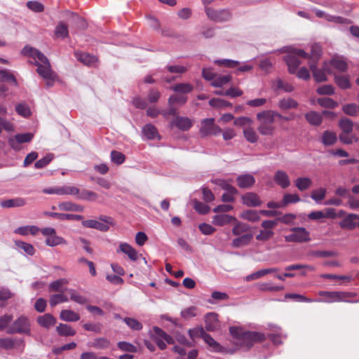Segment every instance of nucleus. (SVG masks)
Instances as JSON below:
<instances>
[{
    "label": "nucleus",
    "instance_id": "1",
    "mask_svg": "<svg viewBox=\"0 0 359 359\" xmlns=\"http://www.w3.org/2000/svg\"><path fill=\"white\" fill-rule=\"evenodd\" d=\"M229 332L233 339V344L238 348L249 350L255 344L266 339L265 335L259 332L245 331L243 328L231 327Z\"/></svg>",
    "mask_w": 359,
    "mask_h": 359
},
{
    "label": "nucleus",
    "instance_id": "2",
    "mask_svg": "<svg viewBox=\"0 0 359 359\" xmlns=\"http://www.w3.org/2000/svg\"><path fill=\"white\" fill-rule=\"evenodd\" d=\"M22 53L32 57L35 60V65L37 66L36 72L43 79L53 77L55 73L52 71L48 58L39 50L25 46Z\"/></svg>",
    "mask_w": 359,
    "mask_h": 359
},
{
    "label": "nucleus",
    "instance_id": "3",
    "mask_svg": "<svg viewBox=\"0 0 359 359\" xmlns=\"http://www.w3.org/2000/svg\"><path fill=\"white\" fill-rule=\"evenodd\" d=\"M273 110H265L257 114V119L259 121L258 132L262 135H273L275 131L274 118H273Z\"/></svg>",
    "mask_w": 359,
    "mask_h": 359
},
{
    "label": "nucleus",
    "instance_id": "4",
    "mask_svg": "<svg viewBox=\"0 0 359 359\" xmlns=\"http://www.w3.org/2000/svg\"><path fill=\"white\" fill-rule=\"evenodd\" d=\"M318 295L324 297L325 299L323 301L328 303L339 302H351L348 299L354 297L355 294L346 292L320 291L318 292ZM353 302L357 303L359 302V300L353 301Z\"/></svg>",
    "mask_w": 359,
    "mask_h": 359
},
{
    "label": "nucleus",
    "instance_id": "5",
    "mask_svg": "<svg viewBox=\"0 0 359 359\" xmlns=\"http://www.w3.org/2000/svg\"><path fill=\"white\" fill-rule=\"evenodd\" d=\"M299 57L307 58L308 54L302 49H294V51L284 57V60L288 66L290 74H295L301 64Z\"/></svg>",
    "mask_w": 359,
    "mask_h": 359
},
{
    "label": "nucleus",
    "instance_id": "6",
    "mask_svg": "<svg viewBox=\"0 0 359 359\" xmlns=\"http://www.w3.org/2000/svg\"><path fill=\"white\" fill-rule=\"evenodd\" d=\"M30 322L29 319L24 316L19 317L16 319L13 324L8 327L6 332L8 334H31Z\"/></svg>",
    "mask_w": 359,
    "mask_h": 359
},
{
    "label": "nucleus",
    "instance_id": "7",
    "mask_svg": "<svg viewBox=\"0 0 359 359\" xmlns=\"http://www.w3.org/2000/svg\"><path fill=\"white\" fill-rule=\"evenodd\" d=\"M205 12L207 17L215 22H224L231 18V13L228 9L215 10L210 7L205 6Z\"/></svg>",
    "mask_w": 359,
    "mask_h": 359
},
{
    "label": "nucleus",
    "instance_id": "8",
    "mask_svg": "<svg viewBox=\"0 0 359 359\" xmlns=\"http://www.w3.org/2000/svg\"><path fill=\"white\" fill-rule=\"evenodd\" d=\"M290 231L291 234L285 236L287 242L305 243L311 240L309 232L304 227H293Z\"/></svg>",
    "mask_w": 359,
    "mask_h": 359
},
{
    "label": "nucleus",
    "instance_id": "9",
    "mask_svg": "<svg viewBox=\"0 0 359 359\" xmlns=\"http://www.w3.org/2000/svg\"><path fill=\"white\" fill-rule=\"evenodd\" d=\"M100 221L88 219L82 221L81 224L84 227L93 228L105 232L109 229V225H113V219L110 217L102 216Z\"/></svg>",
    "mask_w": 359,
    "mask_h": 359
},
{
    "label": "nucleus",
    "instance_id": "10",
    "mask_svg": "<svg viewBox=\"0 0 359 359\" xmlns=\"http://www.w3.org/2000/svg\"><path fill=\"white\" fill-rule=\"evenodd\" d=\"M199 132L202 137H207L219 135L222 133V129L215 123V119L210 118L203 119L201 121V127Z\"/></svg>",
    "mask_w": 359,
    "mask_h": 359
},
{
    "label": "nucleus",
    "instance_id": "11",
    "mask_svg": "<svg viewBox=\"0 0 359 359\" xmlns=\"http://www.w3.org/2000/svg\"><path fill=\"white\" fill-rule=\"evenodd\" d=\"M316 62H310L309 68L313 74V78L316 82H323L327 80V77L326 76V73L332 74V70L329 67V64L327 62H324L322 69H318L316 65Z\"/></svg>",
    "mask_w": 359,
    "mask_h": 359
},
{
    "label": "nucleus",
    "instance_id": "12",
    "mask_svg": "<svg viewBox=\"0 0 359 359\" xmlns=\"http://www.w3.org/2000/svg\"><path fill=\"white\" fill-rule=\"evenodd\" d=\"M154 332L156 334L155 342L158 348L161 350H164L166 348V344H173L175 343L174 339L162 329L154 327Z\"/></svg>",
    "mask_w": 359,
    "mask_h": 359
},
{
    "label": "nucleus",
    "instance_id": "13",
    "mask_svg": "<svg viewBox=\"0 0 359 359\" xmlns=\"http://www.w3.org/2000/svg\"><path fill=\"white\" fill-rule=\"evenodd\" d=\"M25 341L22 339H0V347L6 350L15 348L22 352L25 348Z\"/></svg>",
    "mask_w": 359,
    "mask_h": 359
},
{
    "label": "nucleus",
    "instance_id": "14",
    "mask_svg": "<svg viewBox=\"0 0 359 359\" xmlns=\"http://www.w3.org/2000/svg\"><path fill=\"white\" fill-rule=\"evenodd\" d=\"M34 137V135L31 133L17 134L14 139L11 138L8 140L9 145L15 150L19 149V144L29 142Z\"/></svg>",
    "mask_w": 359,
    "mask_h": 359
},
{
    "label": "nucleus",
    "instance_id": "15",
    "mask_svg": "<svg viewBox=\"0 0 359 359\" xmlns=\"http://www.w3.org/2000/svg\"><path fill=\"white\" fill-rule=\"evenodd\" d=\"M171 125L182 131H187L193 126L194 121L188 117L177 116L171 121Z\"/></svg>",
    "mask_w": 359,
    "mask_h": 359
},
{
    "label": "nucleus",
    "instance_id": "16",
    "mask_svg": "<svg viewBox=\"0 0 359 359\" xmlns=\"http://www.w3.org/2000/svg\"><path fill=\"white\" fill-rule=\"evenodd\" d=\"M219 323L218 314L216 313H208L205 317V328L207 331L213 332L219 329Z\"/></svg>",
    "mask_w": 359,
    "mask_h": 359
},
{
    "label": "nucleus",
    "instance_id": "17",
    "mask_svg": "<svg viewBox=\"0 0 359 359\" xmlns=\"http://www.w3.org/2000/svg\"><path fill=\"white\" fill-rule=\"evenodd\" d=\"M117 252L124 253L131 261L133 262L137 261L139 257L142 256V255L138 254L133 247L126 243H121L119 245L118 248L117 249Z\"/></svg>",
    "mask_w": 359,
    "mask_h": 359
},
{
    "label": "nucleus",
    "instance_id": "18",
    "mask_svg": "<svg viewBox=\"0 0 359 359\" xmlns=\"http://www.w3.org/2000/svg\"><path fill=\"white\" fill-rule=\"evenodd\" d=\"M273 180L282 189L289 187L291 184L289 175L282 170H278L275 172Z\"/></svg>",
    "mask_w": 359,
    "mask_h": 359
},
{
    "label": "nucleus",
    "instance_id": "19",
    "mask_svg": "<svg viewBox=\"0 0 359 359\" xmlns=\"http://www.w3.org/2000/svg\"><path fill=\"white\" fill-rule=\"evenodd\" d=\"M236 183L241 189H248L254 185L255 179L250 174H243L237 177Z\"/></svg>",
    "mask_w": 359,
    "mask_h": 359
},
{
    "label": "nucleus",
    "instance_id": "20",
    "mask_svg": "<svg viewBox=\"0 0 359 359\" xmlns=\"http://www.w3.org/2000/svg\"><path fill=\"white\" fill-rule=\"evenodd\" d=\"M203 340L208 345L212 351L222 353H227L226 349L219 343L216 341L209 334H205Z\"/></svg>",
    "mask_w": 359,
    "mask_h": 359
},
{
    "label": "nucleus",
    "instance_id": "21",
    "mask_svg": "<svg viewBox=\"0 0 359 359\" xmlns=\"http://www.w3.org/2000/svg\"><path fill=\"white\" fill-rule=\"evenodd\" d=\"M243 204L248 207L259 206L262 203L259 197L255 193L248 192L242 196Z\"/></svg>",
    "mask_w": 359,
    "mask_h": 359
},
{
    "label": "nucleus",
    "instance_id": "22",
    "mask_svg": "<svg viewBox=\"0 0 359 359\" xmlns=\"http://www.w3.org/2000/svg\"><path fill=\"white\" fill-rule=\"evenodd\" d=\"M44 215L48 216L53 218H57L60 220H81L83 219V216L80 215H73V214H65V213H58L53 212H44Z\"/></svg>",
    "mask_w": 359,
    "mask_h": 359
},
{
    "label": "nucleus",
    "instance_id": "23",
    "mask_svg": "<svg viewBox=\"0 0 359 359\" xmlns=\"http://www.w3.org/2000/svg\"><path fill=\"white\" fill-rule=\"evenodd\" d=\"M75 56L79 61L87 66H93L97 62V57L87 53L76 52Z\"/></svg>",
    "mask_w": 359,
    "mask_h": 359
},
{
    "label": "nucleus",
    "instance_id": "24",
    "mask_svg": "<svg viewBox=\"0 0 359 359\" xmlns=\"http://www.w3.org/2000/svg\"><path fill=\"white\" fill-rule=\"evenodd\" d=\"M316 15L318 18H325L328 22H332L337 24H348L350 22L348 19L344 18L340 16H334L329 14L325 13L323 11L316 10Z\"/></svg>",
    "mask_w": 359,
    "mask_h": 359
},
{
    "label": "nucleus",
    "instance_id": "25",
    "mask_svg": "<svg viewBox=\"0 0 359 359\" xmlns=\"http://www.w3.org/2000/svg\"><path fill=\"white\" fill-rule=\"evenodd\" d=\"M36 321L40 326L49 329L50 327L55 325L56 323V318L50 313H46L43 316H39Z\"/></svg>",
    "mask_w": 359,
    "mask_h": 359
},
{
    "label": "nucleus",
    "instance_id": "26",
    "mask_svg": "<svg viewBox=\"0 0 359 359\" xmlns=\"http://www.w3.org/2000/svg\"><path fill=\"white\" fill-rule=\"evenodd\" d=\"M26 205V200L21 197L6 199L1 202V206L6 208L22 207Z\"/></svg>",
    "mask_w": 359,
    "mask_h": 359
},
{
    "label": "nucleus",
    "instance_id": "27",
    "mask_svg": "<svg viewBox=\"0 0 359 359\" xmlns=\"http://www.w3.org/2000/svg\"><path fill=\"white\" fill-rule=\"evenodd\" d=\"M232 221H236V219L229 215L221 214L213 216L212 223L214 225L223 226L231 223Z\"/></svg>",
    "mask_w": 359,
    "mask_h": 359
},
{
    "label": "nucleus",
    "instance_id": "28",
    "mask_svg": "<svg viewBox=\"0 0 359 359\" xmlns=\"http://www.w3.org/2000/svg\"><path fill=\"white\" fill-rule=\"evenodd\" d=\"M142 133L148 140L161 139L157 128L151 123H147L143 127Z\"/></svg>",
    "mask_w": 359,
    "mask_h": 359
},
{
    "label": "nucleus",
    "instance_id": "29",
    "mask_svg": "<svg viewBox=\"0 0 359 359\" xmlns=\"http://www.w3.org/2000/svg\"><path fill=\"white\" fill-rule=\"evenodd\" d=\"M236 238L233 239L231 243V245L233 248H240L248 245L253 238L252 233H244L241 236H238Z\"/></svg>",
    "mask_w": 359,
    "mask_h": 359
},
{
    "label": "nucleus",
    "instance_id": "30",
    "mask_svg": "<svg viewBox=\"0 0 359 359\" xmlns=\"http://www.w3.org/2000/svg\"><path fill=\"white\" fill-rule=\"evenodd\" d=\"M335 217V212L333 209H327V212L323 211H313L308 215V217L312 220H317L323 218H332Z\"/></svg>",
    "mask_w": 359,
    "mask_h": 359
},
{
    "label": "nucleus",
    "instance_id": "31",
    "mask_svg": "<svg viewBox=\"0 0 359 359\" xmlns=\"http://www.w3.org/2000/svg\"><path fill=\"white\" fill-rule=\"evenodd\" d=\"M328 64L340 72H345L348 69L347 63L341 57H334Z\"/></svg>",
    "mask_w": 359,
    "mask_h": 359
},
{
    "label": "nucleus",
    "instance_id": "32",
    "mask_svg": "<svg viewBox=\"0 0 359 359\" xmlns=\"http://www.w3.org/2000/svg\"><path fill=\"white\" fill-rule=\"evenodd\" d=\"M187 96L182 94H174L168 100V105L182 106L187 102Z\"/></svg>",
    "mask_w": 359,
    "mask_h": 359
},
{
    "label": "nucleus",
    "instance_id": "33",
    "mask_svg": "<svg viewBox=\"0 0 359 359\" xmlns=\"http://www.w3.org/2000/svg\"><path fill=\"white\" fill-rule=\"evenodd\" d=\"M56 331L60 336L70 337L76 334V330L67 324L60 323L56 327Z\"/></svg>",
    "mask_w": 359,
    "mask_h": 359
},
{
    "label": "nucleus",
    "instance_id": "34",
    "mask_svg": "<svg viewBox=\"0 0 359 359\" xmlns=\"http://www.w3.org/2000/svg\"><path fill=\"white\" fill-rule=\"evenodd\" d=\"M355 214H348L340 223V226L344 229H353L356 227L357 222Z\"/></svg>",
    "mask_w": 359,
    "mask_h": 359
},
{
    "label": "nucleus",
    "instance_id": "35",
    "mask_svg": "<svg viewBox=\"0 0 359 359\" xmlns=\"http://www.w3.org/2000/svg\"><path fill=\"white\" fill-rule=\"evenodd\" d=\"M60 318L67 322H76L80 319V316L72 310H62L60 312Z\"/></svg>",
    "mask_w": 359,
    "mask_h": 359
},
{
    "label": "nucleus",
    "instance_id": "36",
    "mask_svg": "<svg viewBox=\"0 0 359 359\" xmlns=\"http://www.w3.org/2000/svg\"><path fill=\"white\" fill-rule=\"evenodd\" d=\"M298 102L291 97L283 98L278 102V106L282 110H288L298 107Z\"/></svg>",
    "mask_w": 359,
    "mask_h": 359
},
{
    "label": "nucleus",
    "instance_id": "37",
    "mask_svg": "<svg viewBox=\"0 0 359 359\" xmlns=\"http://www.w3.org/2000/svg\"><path fill=\"white\" fill-rule=\"evenodd\" d=\"M170 89L175 92L184 95L191 93L194 89V86L189 83H180L171 86Z\"/></svg>",
    "mask_w": 359,
    "mask_h": 359
},
{
    "label": "nucleus",
    "instance_id": "38",
    "mask_svg": "<svg viewBox=\"0 0 359 359\" xmlns=\"http://www.w3.org/2000/svg\"><path fill=\"white\" fill-rule=\"evenodd\" d=\"M58 208L64 211H76V212H83V207L76 204L70 201H66L59 203Z\"/></svg>",
    "mask_w": 359,
    "mask_h": 359
},
{
    "label": "nucleus",
    "instance_id": "39",
    "mask_svg": "<svg viewBox=\"0 0 359 359\" xmlns=\"http://www.w3.org/2000/svg\"><path fill=\"white\" fill-rule=\"evenodd\" d=\"M337 140V137L335 133L325 130L321 137L322 143L325 146H330L334 144Z\"/></svg>",
    "mask_w": 359,
    "mask_h": 359
},
{
    "label": "nucleus",
    "instance_id": "40",
    "mask_svg": "<svg viewBox=\"0 0 359 359\" xmlns=\"http://www.w3.org/2000/svg\"><path fill=\"white\" fill-rule=\"evenodd\" d=\"M305 118L310 124L313 126H320L323 121L322 116L313 111L306 113Z\"/></svg>",
    "mask_w": 359,
    "mask_h": 359
},
{
    "label": "nucleus",
    "instance_id": "41",
    "mask_svg": "<svg viewBox=\"0 0 359 359\" xmlns=\"http://www.w3.org/2000/svg\"><path fill=\"white\" fill-rule=\"evenodd\" d=\"M54 34L56 38L65 39L68 37L69 31L67 25L63 22H60L55 27Z\"/></svg>",
    "mask_w": 359,
    "mask_h": 359
},
{
    "label": "nucleus",
    "instance_id": "42",
    "mask_svg": "<svg viewBox=\"0 0 359 359\" xmlns=\"http://www.w3.org/2000/svg\"><path fill=\"white\" fill-rule=\"evenodd\" d=\"M339 127L341 130V133H351L353 128V122L346 118L343 117L339 121Z\"/></svg>",
    "mask_w": 359,
    "mask_h": 359
},
{
    "label": "nucleus",
    "instance_id": "43",
    "mask_svg": "<svg viewBox=\"0 0 359 359\" xmlns=\"http://www.w3.org/2000/svg\"><path fill=\"white\" fill-rule=\"evenodd\" d=\"M243 135L245 138L250 143H256L259 140V136L250 126L245 128L243 129Z\"/></svg>",
    "mask_w": 359,
    "mask_h": 359
},
{
    "label": "nucleus",
    "instance_id": "44",
    "mask_svg": "<svg viewBox=\"0 0 359 359\" xmlns=\"http://www.w3.org/2000/svg\"><path fill=\"white\" fill-rule=\"evenodd\" d=\"M295 186L301 191L308 189L312 184V181L309 177H299L294 181Z\"/></svg>",
    "mask_w": 359,
    "mask_h": 359
},
{
    "label": "nucleus",
    "instance_id": "45",
    "mask_svg": "<svg viewBox=\"0 0 359 359\" xmlns=\"http://www.w3.org/2000/svg\"><path fill=\"white\" fill-rule=\"evenodd\" d=\"M68 283V280L66 278H60L57 280H55L50 283L49 285V291L50 292H63L62 286L67 285Z\"/></svg>",
    "mask_w": 359,
    "mask_h": 359
},
{
    "label": "nucleus",
    "instance_id": "46",
    "mask_svg": "<svg viewBox=\"0 0 359 359\" xmlns=\"http://www.w3.org/2000/svg\"><path fill=\"white\" fill-rule=\"evenodd\" d=\"M66 241L60 236L56 235V232L51 236L47 237L46 244L48 246L54 247L59 245L66 244Z\"/></svg>",
    "mask_w": 359,
    "mask_h": 359
},
{
    "label": "nucleus",
    "instance_id": "47",
    "mask_svg": "<svg viewBox=\"0 0 359 359\" xmlns=\"http://www.w3.org/2000/svg\"><path fill=\"white\" fill-rule=\"evenodd\" d=\"M0 81L11 82L17 86L18 82L15 76L8 70L0 69Z\"/></svg>",
    "mask_w": 359,
    "mask_h": 359
},
{
    "label": "nucleus",
    "instance_id": "48",
    "mask_svg": "<svg viewBox=\"0 0 359 359\" xmlns=\"http://www.w3.org/2000/svg\"><path fill=\"white\" fill-rule=\"evenodd\" d=\"M232 79L230 75H219L216 76L215 80L211 83L214 87H222L224 85L229 83Z\"/></svg>",
    "mask_w": 359,
    "mask_h": 359
},
{
    "label": "nucleus",
    "instance_id": "49",
    "mask_svg": "<svg viewBox=\"0 0 359 359\" xmlns=\"http://www.w3.org/2000/svg\"><path fill=\"white\" fill-rule=\"evenodd\" d=\"M78 199L95 201L97 198V194L92 191L83 189L79 191V194L77 196Z\"/></svg>",
    "mask_w": 359,
    "mask_h": 359
},
{
    "label": "nucleus",
    "instance_id": "50",
    "mask_svg": "<svg viewBox=\"0 0 359 359\" xmlns=\"http://www.w3.org/2000/svg\"><path fill=\"white\" fill-rule=\"evenodd\" d=\"M79 194V189L74 186H62L59 187V195H72L78 196Z\"/></svg>",
    "mask_w": 359,
    "mask_h": 359
},
{
    "label": "nucleus",
    "instance_id": "51",
    "mask_svg": "<svg viewBox=\"0 0 359 359\" xmlns=\"http://www.w3.org/2000/svg\"><path fill=\"white\" fill-rule=\"evenodd\" d=\"M334 81L337 85L342 89H347L351 87L349 78L348 76L334 75Z\"/></svg>",
    "mask_w": 359,
    "mask_h": 359
},
{
    "label": "nucleus",
    "instance_id": "52",
    "mask_svg": "<svg viewBox=\"0 0 359 359\" xmlns=\"http://www.w3.org/2000/svg\"><path fill=\"white\" fill-rule=\"evenodd\" d=\"M214 62L219 67L227 68H235L240 65L238 61L229 59L216 60Z\"/></svg>",
    "mask_w": 359,
    "mask_h": 359
},
{
    "label": "nucleus",
    "instance_id": "53",
    "mask_svg": "<svg viewBox=\"0 0 359 359\" xmlns=\"http://www.w3.org/2000/svg\"><path fill=\"white\" fill-rule=\"evenodd\" d=\"M259 211L248 210L243 212L242 217L250 222H257L260 219Z\"/></svg>",
    "mask_w": 359,
    "mask_h": 359
},
{
    "label": "nucleus",
    "instance_id": "54",
    "mask_svg": "<svg viewBox=\"0 0 359 359\" xmlns=\"http://www.w3.org/2000/svg\"><path fill=\"white\" fill-rule=\"evenodd\" d=\"M250 227L248 224L241 222H237L236 224L232 229V233L234 236H241L244 233H248Z\"/></svg>",
    "mask_w": 359,
    "mask_h": 359
},
{
    "label": "nucleus",
    "instance_id": "55",
    "mask_svg": "<svg viewBox=\"0 0 359 359\" xmlns=\"http://www.w3.org/2000/svg\"><path fill=\"white\" fill-rule=\"evenodd\" d=\"M15 244L18 248L23 250L29 255H33L35 253L33 245L29 243L21 241H15Z\"/></svg>",
    "mask_w": 359,
    "mask_h": 359
},
{
    "label": "nucleus",
    "instance_id": "56",
    "mask_svg": "<svg viewBox=\"0 0 359 359\" xmlns=\"http://www.w3.org/2000/svg\"><path fill=\"white\" fill-rule=\"evenodd\" d=\"M67 301L68 297L61 292L60 294H53L50 298L49 303L50 305L53 307L60 303L67 302Z\"/></svg>",
    "mask_w": 359,
    "mask_h": 359
},
{
    "label": "nucleus",
    "instance_id": "57",
    "mask_svg": "<svg viewBox=\"0 0 359 359\" xmlns=\"http://www.w3.org/2000/svg\"><path fill=\"white\" fill-rule=\"evenodd\" d=\"M70 295V299L80 304H86L88 300L86 298L79 294L76 290L73 289H66Z\"/></svg>",
    "mask_w": 359,
    "mask_h": 359
},
{
    "label": "nucleus",
    "instance_id": "58",
    "mask_svg": "<svg viewBox=\"0 0 359 359\" xmlns=\"http://www.w3.org/2000/svg\"><path fill=\"white\" fill-rule=\"evenodd\" d=\"M343 111L348 116H355L359 113V106L355 103L347 104L343 106Z\"/></svg>",
    "mask_w": 359,
    "mask_h": 359
},
{
    "label": "nucleus",
    "instance_id": "59",
    "mask_svg": "<svg viewBox=\"0 0 359 359\" xmlns=\"http://www.w3.org/2000/svg\"><path fill=\"white\" fill-rule=\"evenodd\" d=\"M209 104L212 107H231L232 104L220 98H212L209 101Z\"/></svg>",
    "mask_w": 359,
    "mask_h": 359
},
{
    "label": "nucleus",
    "instance_id": "60",
    "mask_svg": "<svg viewBox=\"0 0 359 359\" xmlns=\"http://www.w3.org/2000/svg\"><path fill=\"white\" fill-rule=\"evenodd\" d=\"M318 103L323 107L329 109H334L338 104L334 100L330 97H321L318 99Z\"/></svg>",
    "mask_w": 359,
    "mask_h": 359
},
{
    "label": "nucleus",
    "instance_id": "61",
    "mask_svg": "<svg viewBox=\"0 0 359 359\" xmlns=\"http://www.w3.org/2000/svg\"><path fill=\"white\" fill-rule=\"evenodd\" d=\"M300 201V197L297 194H285L283 198L282 205H283L284 207L288 204L296 203L297 202H299Z\"/></svg>",
    "mask_w": 359,
    "mask_h": 359
},
{
    "label": "nucleus",
    "instance_id": "62",
    "mask_svg": "<svg viewBox=\"0 0 359 359\" xmlns=\"http://www.w3.org/2000/svg\"><path fill=\"white\" fill-rule=\"evenodd\" d=\"M194 209L200 214L205 215L210 212V208L196 199L193 200Z\"/></svg>",
    "mask_w": 359,
    "mask_h": 359
},
{
    "label": "nucleus",
    "instance_id": "63",
    "mask_svg": "<svg viewBox=\"0 0 359 359\" xmlns=\"http://www.w3.org/2000/svg\"><path fill=\"white\" fill-rule=\"evenodd\" d=\"M53 159V154H48L43 158L38 160L35 163L34 167L36 169H41V168L46 167L48 164H49Z\"/></svg>",
    "mask_w": 359,
    "mask_h": 359
},
{
    "label": "nucleus",
    "instance_id": "64",
    "mask_svg": "<svg viewBox=\"0 0 359 359\" xmlns=\"http://www.w3.org/2000/svg\"><path fill=\"white\" fill-rule=\"evenodd\" d=\"M339 138L340 142L345 144H351L358 141V138L354 135H350V133H341Z\"/></svg>",
    "mask_w": 359,
    "mask_h": 359
}]
</instances>
